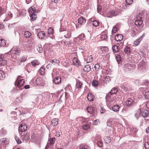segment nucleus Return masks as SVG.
Masks as SVG:
<instances>
[{
  "label": "nucleus",
  "mask_w": 149,
  "mask_h": 149,
  "mask_svg": "<svg viewBox=\"0 0 149 149\" xmlns=\"http://www.w3.org/2000/svg\"><path fill=\"white\" fill-rule=\"evenodd\" d=\"M21 76H19L18 77L15 82V85L18 87H21L24 83V81L23 79H20L21 78Z\"/></svg>",
  "instance_id": "f257e3e1"
},
{
  "label": "nucleus",
  "mask_w": 149,
  "mask_h": 149,
  "mask_svg": "<svg viewBox=\"0 0 149 149\" xmlns=\"http://www.w3.org/2000/svg\"><path fill=\"white\" fill-rule=\"evenodd\" d=\"M93 60V57L92 55L88 56L87 58V63H88L91 62Z\"/></svg>",
  "instance_id": "72a5a7b5"
},
{
  "label": "nucleus",
  "mask_w": 149,
  "mask_h": 149,
  "mask_svg": "<svg viewBox=\"0 0 149 149\" xmlns=\"http://www.w3.org/2000/svg\"><path fill=\"white\" fill-rule=\"evenodd\" d=\"M118 91L117 89L115 88H113L109 92L111 94H116Z\"/></svg>",
  "instance_id": "2f4dec72"
},
{
  "label": "nucleus",
  "mask_w": 149,
  "mask_h": 149,
  "mask_svg": "<svg viewBox=\"0 0 149 149\" xmlns=\"http://www.w3.org/2000/svg\"><path fill=\"white\" fill-rule=\"evenodd\" d=\"M26 60V58L24 57H23L21 61L22 62H24Z\"/></svg>",
  "instance_id": "774afa93"
},
{
  "label": "nucleus",
  "mask_w": 149,
  "mask_h": 149,
  "mask_svg": "<svg viewBox=\"0 0 149 149\" xmlns=\"http://www.w3.org/2000/svg\"><path fill=\"white\" fill-rule=\"evenodd\" d=\"M149 112L147 110H145L142 113V115L144 117H147L149 114Z\"/></svg>",
  "instance_id": "c85d7f7f"
},
{
  "label": "nucleus",
  "mask_w": 149,
  "mask_h": 149,
  "mask_svg": "<svg viewBox=\"0 0 149 149\" xmlns=\"http://www.w3.org/2000/svg\"><path fill=\"white\" fill-rule=\"evenodd\" d=\"M82 84L81 82L79 80H78L77 81L76 87V88H78L79 89H80L81 88V86Z\"/></svg>",
  "instance_id": "bb28decb"
},
{
  "label": "nucleus",
  "mask_w": 149,
  "mask_h": 149,
  "mask_svg": "<svg viewBox=\"0 0 149 149\" xmlns=\"http://www.w3.org/2000/svg\"><path fill=\"white\" fill-rule=\"evenodd\" d=\"M28 11L30 14L32 13H34L36 12V10H35L34 9H33V8L32 7H31L29 8L28 10Z\"/></svg>",
  "instance_id": "a19ab883"
},
{
  "label": "nucleus",
  "mask_w": 149,
  "mask_h": 149,
  "mask_svg": "<svg viewBox=\"0 0 149 149\" xmlns=\"http://www.w3.org/2000/svg\"><path fill=\"white\" fill-rule=\"evenodd\" d=\"M113 51V52H117L119 51V47L116 45L112 46V47Z\"/></svg>",
  "instance_id": "412c9836"
},
{
  "label": "nucleus",
  "mask_w": 149,
  "mask_h": 149,
  "mask_svg": "<svg viewBox=\"0 0 149 149\" xmlns=\"http://www.w3.org/2000/svg\"><path fill=\"white\" fill-rule=\"evenodd\" d=\"M104 141L106 143H109L111 141V139L110 137L105 136L104 138Z\"/></svg>",
  "instance_id": "393cba45"
},
{
  "label": "nucleus",
  "mask_w": 149,
  "mask_h": 149,
  "mask_svg": "<svg viewBox=\"0 0 149 149\" xmlns=\"http://www.w3.org/2000/svg\"><path fill=\"white\" fill-rule=\"evenodd\" d=\"M27 125L24 124H21L19 127V130L22 132L26 131L27 130Z\"/></svg>",
  "instance_id": "1a4fd4ad"
},
{
  "label": "nucleus",
  "mask_w": 149,
  "mask_h": 149,
  "mask_svg": "<svg viewBox=\"0 0 149 149\" xmlns=\"http://www.w3.org/2000/svg\"><path fill=\"white\" fill-rule=\"evenodd\" d=\"M61 78L59 76L55 78L53 81L56 84H59L61 83Z\"/></svg>",
  "instance_id": "2eb2a0df"
},
{
  "label": "nucleus",
  "mask_w": 149,
  "mask_h": 149,
  "mask_svg": "<svg viewBox=\"0 0 149 149\" xmlns=\"http://www.w3.org/2000/svg\"><path fill=\"white\" fill-rule=\"evenodd\" d=\"M54 32V30L53 28H49L48 29V33L50 35L52 34Z\"/></svg>",
  "instance_id": "79ce46f5"
},
{
  "label": "nucleus",
  "mask_w": 149,
  "mask_h": 149,
  "mask_svg": "<svg viewBox=\"0 0 149 149\" xmlns=\"http://www.w3.org/2000/svg\"><path fill=\"white\" fill-rule=\"evenodd\" d=\"M135 24L137 26L138 28L141 29L143 26V22L141 20L137 19L134 22Z\"/></svg>",
  "instance_id": "39448f33"
},
{
  "label": "nucleus",
  "mask_w": 149,
  "mask_h": 149,
  "mask_svg": "<svg viewBox=\"0 0 149 149\" xmlns=\"http://www.w3.org/2000/svg\"><path fill=\"white\" fill-rule=\"evenodd\" d=\"M51 125L53 126H55L58 124V119L57 118H54L52 119L51 122Z\"/></svg>",
  "instance_id": "ddd939ff"
},
{
  "label": "nucleus",
  "mask_w": 149,
  "mask_h": 149,
  "mask_svg": "<svg viewBox=\"0 0 149 149\" xmlns=\"http://www.w3.org/2000/svg\"><path fill=\"white\" fill-rule=\"evenodd\" d=\"M95 143H97V146L100 148L103 146V143L101 137L100 136H97L95 137Z\"/></svg>",
  "instance_id": "f03ea898"
},
{
  "label": "nucleus",
  "mask_w": 149,
  "mask_h": 149,
  "mask_svg": "<svg viewBox=\"0 0 149 149\" xmlns=\"http://www.w3.org/2000/svg\"><path fill=\"white\" fill-rule=\"evenodd\" d=\"M45 33L44 31H41L39 32L37 34V36L40 39H42L44 37Z\"/></svg>",
  "instance_id": "f8f14e48"
},
{
  "label": "nucleus",
  "mask_w": 149,
  "mask_h": 149,
  "mask_svg": "<svg viewBox=\"0 0 149 149\" xmlns=\"http://www.w3.org/2000/svg\"><path fill=\"white\" fill-rule=\"evenodd\" d=\"M116 101L115 98H113V99L111 100L108 99L106 100V104L107 107L110 109L114 105Z\"/></svg>",
  "instance_id": "20e7f679"
},
{
  "label": "nucleus",
  "mask_w": 149,
  "mask_h": 149,
  "mask_svg": "<svg viewBox=\"0 0 149 149\" xmlns=\"http://www.w3.org/2000/svg\"><path fill=\"white\" fill-rule=\"evenodd\" d=\"M92 84L95 87L97 86L98 85V82L97 81H93L92 82Z\"/></svg>",
  "instance_id": "09e8293b"
},
{
  "label": "nucleus",
  "mask_w": 149,
  "mask_h": 149,
  "mask_svg": "<svg viewBox=\"0 0 149 149\" xmlns=\"http://www.w3.org/2000/svg\"><path fill=\"white\" fill-rule=\"evenodd\" d=\"M55 141V138H52V139L48 140V143H50L51 146L54 144Z\"/></svg>",
  "instance_id": "ea45409f"
},
{
  "label": "nucleus",
  "mask_w": 149,
  "mask_h": 149,
  "mask_svg": "<svg viewBox=\"0 0 149 149\" xmlns=\"http://www.w3.org/2000/svg\"><path fill=\"white\" fill-rule=\"evenodd\" d=\"M22 139L23 140H24L25 141H26L27 139V138L25 135H23L22 136Z\"/></svg>",
  "instance_id": "052dcab7"
},
{
  "label": "nucleus",
  "mask_w": 149,
  "mask_h": 149,
  "mask_svg": "<svg viewBox=\"0 0 149 149\" xmlns=\"http://www.w3.org/2000/svg\"><path fill=\"white\" fill-rule=\"evenodd\" d=\"M1 141L2 143H3L6 145L8 143V142L6 140V138H3L1 140Z\"/></svg>",
  "instance_id": "de8ad7c7"
},
{
  "label": "nucleus",
  "mask_w": 149,
  "mask_h": 149,
  "mask_svg": "<svg viewBox=\"0 0 149 149\" xmlns=\"http://www.w3.org/2000/svg\"><path fill=\"white\" fill-rule=\"evenodd\" d=\"M31 63L33 66L35 67L36 65H38L39 64V61L37 60H34L31 62Z\"/></svg>",
  "instance_id": "4c0bfd02"
},
{
  "label": "nucleus",
  "mask_w": 149,
  "mask_h": 149,
  "mask_svg": "<svg viewBox=\"0 0 149 149\" xmlns=\"http://www.w3.org/2000/svg\"><path fill=\"white\" fill-rule=\"evenodd\" d=\"M135 67V65L131 63H127L125 65V68L126 69H127L129 71L132 69H134Z\"/></svg>",
  "instance_id": "6e6552de"
},
{
  "label": "nucleus",
  "mask_w": 149,
  "mask_h": 149,
  "mask_svg": "<svg viewBox=\"0 0 149 149\" xmlns=\"http://www.w3.org/2000/svg\"><path fill=\"white\" fill-rule=\"evenodd\" d=\"M87 98L89 101H93L94 100V96L92 94L89 93L87 95Z\"/></svg>",
  "instance_id": "a211bd4d"
},
{
  "label": "nucleus",
  "mask_w": 149,
  "mask_h": 149,
  "mask_svg": "<svg viewBox=\"0 0 149 149\" xmlns=\"http://www.w3.org/2000/svg\"><path fill=\"white\" fill-rule=\"evenodd\" d=\"M100 24L99 22L97 20H94L92 22V24L94 26H97Z\"/></svg>",
  "instance_id": "e433bc0d"
},
{
  "label": "nucleus",
  "mask_w": 149,
  "mask_h": 149,
  "mask_svg": "<svg viewBox=\"0 0 149 149\" xmlns=\"http://www.w3.org/2000/svg\"><path fill=\"white\" fill-rule=\"evenodd\" d=\"M8 54L9 55H10V54L18 55L20 54V49L16 47H13L10 50V51L8 52Z\"/></svg>",
  "instance_id": "7ed1b4c3"
},
{
  "label": "nucleus",
  "mask_w": 149,
  "mask_h": 149,
  "mask_svg": "<svg viewBox=\"0 0 149 149\" xmlns=\"http://www.w3.org/2000/svg\"><path fill=\"white\" fill-rule=\"evenodd\" d=\"M30 17V19L32 21H34L37 18V15L34 13H32L29 14Z\"/></svg>",
  "instance_id": "aec40b11"
},
{
  "label": "nucleus",
  "mask_w": 149,
  "mask_h": 149,
  "mask_svg": "<svg viewBox=\"0 0 149 149\" xmlns=\"http://www.w3.org/2000/svg\"><path fill=\"white\" fill-rule=\"evenodd\" d=\"M111 79L109 76H106L104 80V82L106 84H107L111 81Z\"/></svg>",
  "instance_id": "7c9ffc66"
},
{
  "label": "nucleus",
  "mask_w": 149,
  "mask_h": 149,
  "mask_svg": "<svg viewBox=\"0 0 149 149\" xmlns=\"http://www.w3.org/2000/svg\"><path fill=\"white\" fill-rule=\"evenodd\" d=\"M145 98L149 99V91L146 92L144 94Z\"/></svg>",
  "instance_id": "49530a36"
},
{
  "label": "nucleus",
  "mask_w": 149,
  "mask_h": 149,
  "mask_svg": "<svg viewBox=\"0 0 149 149\" xmlns=\"http://www.w3.org/2000/svg\"><path fill=\"white\" fill-rule=\"evenodd\" d=\"M116 58L118 63L121 61V58L120 56V55H117L116 56Z\"/></svg>",
  "instance_id": "c03bdc74"
},
{
  "label": "nucleus",
  "mask_w": 149,
  "mask_h": 149,
  "mask_svg": "<svg viewBox=\"0 0 149 149\" xmlns=\"http://www.w3.org/2000/svg\"><path fill=\"white\" fill-rule=\"evenodd\" d=\"M71 33L70 32L69 33H68V34L66 35H65V37L66 38H70L71 36Z\"/></svg>",
  "instance_id": "680f3d73"
},
{
  "label": "nucleus",
  "mask_w": 149,
  "mask_h": 149,
  "mask_svg": "<svg viewBox=\"0 0 149 149\" xmlns=\"http://www.w3.org/2000/svg\"><path fill=\"white\" fill-rule=\"evenodd\" d=\"M50 62L53 65L56 66L58 65L60 63V61L56 59H54L50 60Z\"/></svg>",
  "instance_id": "dca6fc26"
},
{
  "label": "nucleus",
  "mask_w": 149,
  "mask_h": 149,
  "mask_svg": "<svg viewBox=\"0 0 149 149\" xmlns=\"http://www.w3.org/2000/svg\"><path fill=\"white\" fill-rule=\"evenodd\" d=\"M125 104L128 107H132L134 104V101L131 98H128L125 101Z\"/></svg>",
  "instance_id": "0eeeda50"
},
{
  "label": "nucleus",
  "mask_w": 149,
  "mask_h": 149,
  "mask_svg": "<svg viewBox=\"0 0 149 149\" xmlns=\"http://www.w3.org/2000/svg\"><path fill=\"white\" fill-rule=\"evenodd\" d=\"M111 16H115L118 15L117 13H116L115 10L111 11L110 13Z\"/></svg>",
  "instance_id": "37998d69"
},
{
  "label": "nucleus",
  "mask_w": 149,
  "mask_h": 149,
  "mask_svg": "<svg viewBox=\"0 0 149 149\" xmlns=\"http://www.w3.org/2000/svg\"><path fill=\"white\" fill-rule=\"evenodd\" d=\"M62 65L63 66L67 67L69 66L68 61L67 60H64L62 61Z\"/></svg>",
  "instance_id": "473e14b6"
},
{
  "label": "nucleus",
  "mask_w": 149,
  "mask_h": 149,
  "mask_svg": "<svg viewBox=\"0 0 149 149\" xmlns=\"http://www.w3.org/2000/svg\"><path fill=\"white\" fill-rule=\"evenodd\" d=\"M94 68L96 71H98L100 69H102V67L100 65V64L99 63H98L95 65Z\"/></svg>",
  "instance_id": "b1692460"
},
{
  "label": "nucleus",
  "mask_w": 149,
  "mask_h": 149,
  "mask_svg": "<svg viewBox=\"0 0 149 149\" xmlns=\"http://www.w3.org/2000/svg\"><path fill=\"white\" fill-rule=\"evenodd\" d=\"M107 126L111 127L112 126L111 122L108 121L107 123Z\"/></svg>",
  "instance_id": "0e129e2a"
},
{
  "label": "nucleus",
  "mask_w": 149,
  "mask_h": 149,
  "mask_svg": "<svg viewBox=\"0 0 149 149\" xmlns=\"http://www.w3.org/2000/svg\"><path fill=\"white\" fill-rule=\"evenodd\" d=\"M45 68L43 67L41 68L39 70V72H40L41 74H43L44 72Z\"/></svg>",
  "instance_id": "4d7b16f0"
},
{
  "label": "nucleus",
  "mask_w": 149,
  "mask_h": 149,
  "mask_svg": "<svg viewBox=\"0 0 149 149\" xmlns=\"http://www.w3.org/2000/svg\"><path fill=\"white\" fill-rule=\"evenodd\" d=\"M15 139L17 142V144H20L22 143V142L21 140L19 137L15 136Z\"/></svg>",
  "instance_id": "a18cd8bd"
},
{
  "label": "nucleus",
  "mask_w": 149,
  "mask_h": 149,
  "mask_svg": "<svg viewBox=\"0 0 149 149\" xmlns=\"http://www.w3.org/2000/svg\"><path fill=\"white\" fill-rule=\"evenodd\" d=\"M100 122L99 119H96L95 120L93 123V124L94 125H98Z\"/></svg>",
  "instance_id": "8fccbe9b"
},
{
  "label": "nucleus",
  "mask_w": 149,
  "mask_h": 149,
  "mask_svg": "<svg viewBox=\"0 0 149 149\" xmlns=\"http://www.w3.org/2000/svg\"><path fill=\"white\" fill-rule=\"evenodd\" d=\"M101 49L102 51H104V52H106L108 51V48L107 47H103L101 48Z\"/></svg>",
  "instance_id": "5fc2aeb1"
},
{
  "label": "nucleus",
  "mask_w": 149,
  "mask_h": 149,
  "mask_svg": "<svg viewBox=\"0 0 149 149\" xmlns=\"http://www.w3.org/2000/svg\"><path fill=\"white\" fill-rule=\"evenodd\" d=\"M118 31L116 26H114L112 30L111 33L112 34L113 33H116V32Z\"/></svg>",
  "instance_id": "603ef678"
},
{
  "label": "nucleus",
  "mask_w": 149,
  "mask_h": 149,
  "mask_svg": "<svg viewBox=\"0 0 149 149\" xmlns=\"http://www.w3.org/2000/svg\"><path fill=\"white\" fill-rule=\"evenodd\" d=\"M123 39V37L120 34H117L116 36L115 37V39L117 41H120Z\"/></svg>",
  "instance_id": "4468645a"
},
{
  "label": "nucleus",
  "mask_w": 149,
  "mask_h": 149,
  "mask_svg": "<svg viewBox=\"0 0 149 149\" xmlns=\"http://www.w3.org/2000/svg\"><path fill=\"white\" fill-rule=\"evenodd\" d=\"M31 35V33L29 31H25L24 32V36L26 38L29 37Z\"/></svg>",
  "instance_id": "c756f323"
},
{
  "label": "nucleus",
  "mask_w": 149,
  "mask_h": 149,
  "mask_svg": "<svg viewBox=\"0 0 149 149\" xmlns=\"http://www.w3.org/2000/svg\"><path fill=\"white\" fill-rule=\"evenodd\" d=\"M120 107V106L118 104H114L110 109H112L114 112L118 113L119 111Z\"/></svg>",
  "instance_id": "9b49d317"
},
{
  "label": "nucleus",
  "mask_w": 149,
  "mask_h": 149,
  "mask_svg": "<svg viewBox=\"0 0 149 149\" xmlns=\"http://www.w3.org/2000/svg\"><path fill=\"white\" fill-rule=\"evenodd\" d=\"M106 100H110L113 99V98H115L113 97V95L111 94H110L109 93H108L107 95L105 97Z\"/></svg>",
  "instance_id": "4be33fe9"
},
{
  "label": "nucleus",
  "mask_w": 149,
  "mask_h": 149,
  "mask_svg": "<svg viewBox=\"0 0 149 149\" xmlns=\"http://www.w3.org/2000/svg\"><path fill=\"white\" fill-rule=\"evenodd\" d=\"M145 36V33H143L141 36L135 41L134 42V45L136 46L138 45Z\"/></svg>",
  "instance_id": "423d86ee"
},
{
  "label": "nucleus",
  "mask_w": 149,
  "mask_h": 149,
  "mask_svg": "<svg viewBox=\"0 0 149 149\" xmlns=\"http://www.w3.org/2000/svg\"><path fill=\"white\" fill-rule=\"evenodd\" d=\"M7 63L6 60L4 59L3 55L0 54V64L1 65L4 66Z\"/></svg>",
  "instance_id": "9d476101"
},
{
  "label": "nucleus",
  "mask_w": 149,
  "mask_h": 149,
  "mask_svg": "<svg viewBox=\"0 0 149 149\" xmlns=\"http://www.w3.org/2000/svg\"><path fill=\"white\" fill-rule=\"evenodd\" d=\"M36 83L38 84H39L41 83L40 81V78H38L36 79Z\"/></svg>",
  "instance_id": "bf43d9fd"
},
{
  "label": "nucleus",
  "mask_w": 149,
  "mask_h": 149,
  "mask_svg": "<svg viewBox=\"0 0 149 149\" xmlns=\"http://www.w3.org/2000/svg\"><path fill=\"white\" fill-rule=\"evenodd\" d=\"M37 49L39 53H41L43 51L42 45H38L37 47Z\"/></svg>",
  "instance_id": "c9c22d12"
},
{
  "label": "nucleus",
  "mask_w": 149,
  "mask_h": 149,
  "mask_svg": "<svg viewBox=\"0 0 149 149\" xmlns=\"http://www.w3.org/2000/svg\"><path fill=\"white\" fill-rule=\"evenodd\" d=\"M124 52L127 54H129L130 52V47L126 46L125 47L124 49Z\"/></svg>",
  "instance_id": "a878e982"
},
{
  "label": "nucleus",
  "mask_w": 149,
  "mask_h": 149,
  "mask_svg": "<svg viewBox=\"0 0 149 149\" xmlns=\"http://www.w3.org/2000/svg\"><path fill=\"white\" fill-rule=\"evenodd\" d=\"M3 8L1 6H0V14H1V15L4 13V12L3 11Z\"/></svg>",
  "instance_id": "338daca9"
},
{
  "label": "nucleus",
  "mask_w": 149,
  "mask_h": 149,
  "mask_svg": "<svg viewBox=\"0 0 149 149\" xmlns=\"http://www.w3.org/2000/svg\"><path fill=\"white\" fill-rule=\"evenodd\" d=\"M120 87L121 88L122 90V91H127V88L124 85H121L120 86Z\"/></svg>",
  "instance_id": "6e6d98bb"
},
{
  "label": "nucleus",
  "mask_w": 149,
  "mask_h": 149,
  "mask_svg": "<svg viewBox=\"0 0 149 149\" xmlns=\"http://www.w3.org/2000/svg\"><path fill=\"white\" fill-rule=\"evenodd\" d=\"M82 128L85 130H88L90 129V126L88 124H85L82 126Z\"/></svg>",
  "instance_id": "f704fd0d"
},
{
  "label": "nucleus",
  "mask_w": 149,
  "mask_h": 149,
  "mask_svg": "<svg viewBox=\"0 0 149 149\" xmlns=\"http://www.w3.org/2000/svg\"><path fill=\"white\" fill-rule=\"evenodd\" d=\"M5 77V74L2 70H0V79L3 80Z\"/></svg>",
  "instance_id": "cd10ccee"
},
{
  "label": "nucleus",
  "mask_w": 149,
  "mask_h": 149,
  "mask_svg": "<svg viewBox=\"0 0 149 149\" xmlns=\"http://www.w3.org/2000/svg\"><path fill=\"white\" fill-rule=\"evenodd\" d=\"M125 1L127 4L130 5L133 2V0H126Z\"/></svg>",
  "instance_id": "3c124183"
},
{
  "label": "nucleus",
  "mask_w": 149,
  "mask_h": 149,
  "mask_svg": "<svg viewBox=\"0 0 149 149\" xmlns=\"http://www.w3.org/2000/svg\"><path fill=\"white\" fill-rule=\"evenodd\" d=\"M88 112L90 114L93 113L94 111V107H88L87 108Z\"/></svg>",
  "instance_id": "5701e85b"
},
{
  "label": "nucleus",
  "mask_w": 149,
  "mask_h": 149,
  "mask_svg": "<svg viewBox=\"0 0 149 149\" xmlns=\"http://www.w3.org/2000/svg\"><path fill=\"white\" fill-rule=\"evenodd\" d=\"M135 117L137 118V119L139 118L140 116V115L139 113H136L135 114Z\"/></svg>",
  "instance_id": "e2e57ef3"
},
{
  "label": "nucleus",
  "mask_w": 149,
  "mask_h": 149,
  "mask_svg": "<svg viewBox=\"0 0 149 149\" xmlns=\"http://www.w3.org/2000/svg\"><path fill=\"white\" fill-rule=\"evenodd\" d=\"M73 62L74 63V62H75L77 64H79V61L76 58H74L73 60Z\"/></svg>",
  "instance_id": "13d9d810"
},
{
  "label": "nucleus",
  "mask_w": 149,
  "mask_h": 149,
  "mask_svg": "<svg viewBox=\"0 0 149 149\" xmlns=\"http://www.w3.org/2000/svg\"><path fill=\"white\" fill-rule=\"evenodd\" d=\"M8 17L9 19H11L13 17L12 14L11 13H9L8 14Z\"/></svg>",
  "instance_id": "69168bd1"
},
{
  "label": "nucleus",
  "mask_w": 149,
  "mask_h": 149,
  "mask_svg": "<svg viewBox=\"0 0 149 149\" xmlns=\"http://www.w3.org/2000/svg\"><path fill=\"white\" fill-rule=\"evenodd\" d=\"M145 147L146 149H149V141L145 143Z\"/></svg>",
  "instance_id": "864d4df0"
},
{
  "label": "nucleus",
  "mask_w": 149,
  "mask_h": 149,
  "mask_svg": "<svg viewBox=\"0 0 149 149\" xmlns=\"http://www.w3.org/2000/svg\"><path fill=\"white\" fill-rule=\"evenodd\" d=\"M78 22L81 25L84 24L86 22V20L84 18L81 17L78 19Z\"/></svg>",
  "instance_id": "f3484780"
},
{
  "label": "nucleus",
  "mask_w": 149,
  "mask_h": 149,
  "mask_svg": "<svg viewBox=\"0 0 149 149\" xmlns=\"http://www.w3.org/2000/svg\"><path fill=\"white\" fill-rule=\"evenodd\" d=\"M6 41L4 40H0V46L1 47H3L6 45Z\"/></svg>",
  "instance_id": "58836bf2"
},
{
  "label": "nucleus",
  "mask_w": 149,
  "mask_h": 149,
  "mask_svg": "<svg viewBox=\"0 0 149 149\" xmlns=\"http://www.w3.org/2000/svg\"><path fill=\"white\" fill-rule=\"evenodd\" d=\"M83 69L84 71L88 72L91 69V66L89 65H86L84 67Z\"/></svg>",
  "instance_id": "6ab92c4d"
}]
</instances>
